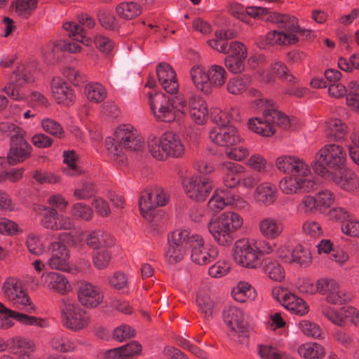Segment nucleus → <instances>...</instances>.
<instances>
[{"label":"nucleus","mask_w":359,"mask_h":359,"mask_svg":"<svg viewBox=\"0 0 359 359\" xmlns=\"http://www.w3.org/2000/svg\"><path fill=\"white\" fill-rule=\"evenodd\" d=\"M279 187L283 194L292 195L314 191L316 183L314 180L288 176L280 180Z\"/></svg>","instance_id":"22"},{"label":"nucleus","mask_w":359,"mask_h":359,"mask_svg":"<svg viewBox=\"0 0 359 359\" xmlns=\"http://www.w3.org/2000/svg\"><path fill=\"white\" fill-rule=\"evenodd\" d=\"M63 28L68 32V36L79 42L88 45L90 41L86 37L83 28L75 22H67L63 24Z\"/></svg>","instance_id":"47"},{"label":"nucleus","mask_w":359,"mask_h":359,"mask_svg":"<svg viewBox=\"0 0 359 359\" xmlns=\"http://www.w3.org/2000/svg\"><path fill=\"white\" fill-rule=\"evenodd\" d=\"M196 303L199 310L204 314L205 318L212 316L214 304L209 297L198 294L196 298Z\"/></svg>","instance_id":"61"},{"label":"nucleus","mask_w":359,"mask_h":359,"mask_svg":"<svg viewBox=\"0 0 359 359\" xmlns=\"http://www.w3.org/2000/svg\"><path fill=\"white\" fill-rule=\"evenodd\" d=\"M135 335V330L130 326L127 325H121L114 329L113 332V338L119 341L123 342Z\"/></svg>","instance_id":"62"},{"label":"nucleus","mask_w":359,"mask_h":359,"mask_svg":"<svg viewBox=\"0 0 359 359\" xmlns=\"http://www.w3.org/2000/svg\"><path fill=\"white\" fill-rule=\"evenodd\" d=\"M316 290L325 295L326 300L332 304H342L351 299L350 296L340 290L337 283L332 279L318 280L316 282Z\"/></svg>","instance_id":"19"},{"label":"nucleus","mask_w":359,"mask_h":359,"mask_svg":"<svg viewBox=\"0 0 359 359\" xmlns=\"http://www.w3.org/2000/svg\"><path fill=\"white\" fill-rule=\"evenodd\" d=\"M299 355L304 359H324L326 351L325 347L317 342H306L298 347Z\"/></svg>","instance_id":"36"},{"label":"nucleus","mask_w":359,"mask_h":359,"mask_svg":"<svg viewBox=\"0 0 359 359\" xmlns=\"http://www.w3.org/2000/svg\"><path fill=\"white\" fill-rule=\"evenodd\" d=\"M245 165L255 172H264L266 170L267 161L262 155L254 154L246 161Z\"/></svg>","instance_id":"56"},{"label":"nucleus","mask_w":359,"mask_h":359,"mask_svg":"<svg viewBox=\"0 0 359 359\" xmlns=\"http://www.w3.org/2000/svg\"><path fill=\"white\" fill-rule=\"evenodd\" d=\"M259 228L261 233L270 239L276 238L283 231V224L273 217L262 219L259 223Z\"/></svg>","instance_id":"34"},{"label":"nucleus","mask_w":359,"mask_h":359,"mask_svg":"<svg viewBox=\"0 0 359 359\" xmlns=\"http://www.w3.org/2000/svg\"><path fill=\"white\" fill-rule=\"evenodd\" d=\"M41 210L43 211L41 219V226L45 229L53 231L58 214L57 210L48 206H42Z\"/></svg>","instance_id":"53"},{"label":"nucleus","mask_w":359,"mask_h":359,"mask_svg":"<svg viewBox=\"0 0 359 359\" xmlns=\"http://www.w3.org/2000/svg\"><path fill=\"white\" fill-rule=\"evenodd\" d=\"M148 147L152 156L158 161H163L168 156L179 158L184 154V146L180 137L173 132H166L159 138H149Z\"/></svg>","instance_id":"6"},{"label":"nucleus","mask_w":359,"mask_h":359,"mask_svg":"<svg viewBox=\"0 0 359 359\" xmlns=\"http://www.w3.org/2000/svg\"><path fill=\"white\" fill-rule=\"evenodd\" d=\"M347 133L346 125L339 118H332L327 122V135L335 141L344 139Z\"/></svg>","instance_id":"41"},{"label":"nucleus","mask_w":359,"mask_h":359,"mask_svg":"<svg viewBox=\"0 0 359 359\" xmlns=\"http://www.w3.org/2000/svg\"><path fill=\"white\" fill-rule=\"evenodd\" d=\"M86 245L93 250L109 248L115 245V238L101 229L90 231L85 239Z\"/></svg>","instance_id":"26"},{"label":"nucleus","mask_w":359,"mask_h":359,"mask_svg":"<svg viewBox=\"0 0 359 359\" xmlns=\"http://www.w3.org/2000/svg\"><path fill=\"white\" fill-rule=\"evenodd\" d=\"M185 252V249L168 244V248L165 252L166 260L170 264L178 263L183 259Z\"/></svg>","instance_id":"60"},{"label":"nucleus","mask_w":359,"mask_h":359,"mask_svg":"<svg viewBox=\"0 0 359 359\" xmlns=\"http://www.w3.org/2000/svg\"><path fill=\"white\" fill-rule=\"evenodd\" d=\"M118 15L125 20H132L139 16L142 11L140 5L133 1L122 2L116 8Z\"/></svg>","instance_id":"40"},{"label":"nucleus","mask_w":359,"mask_h":359,"mask_svg":"<svg viewBox=\"0 0 359 359\" xmlns=\"http://www.w3.org/2000/svg\"><path fill=\"white\" fill-rule=\"evenodd\" d=\"M7 347L19 352L32 353L35 351L36 346L34 342L22 337H13L7 339Z\"/></svg>","instance_id":"44"},{"label":"nucleus","mask_w":359,"mask_h":359,"mask_svg":"<svg viewBox=\"0 0 359 359\" xmlns=\"http://www.w3.org/2000/svg\"><path fill=\"white\" fill-rule=\"evenodd\" d=\"M318 208L316 198L313 196L307 195L303 197L297 205V210L305 214L312 213Z\"/></svg>","instance_id":"59"},{"label":"nucleus","mask_w":359,"mask_h":359,"mask_svg":"<svg viewBox=\"0 0 359 359\" xmlns=\"http://www.w3.org/2000/svg\"><path fill=\"white\" fill-rule=\"evenodd\" d=\"M10 318L15 319L27 326L42 327L45 323V320L41 318L11 310L0 302V329H8L14 325V323Z\"/></svg>","instance_id":"13"},{"label":"nucleus","mask_w":359,"mask_h":359,"mask_svg":"<svg viewBox=\"0 0 359 359\" xmlns=\"http://www.w3.org/2000/svg\"><path fill=\"white\" fill-rule=\"evenodd\" d=\"M50 257L48 261V266L52 269L68 271L71 269L69 265V250L67 246L62 242H53L48 247Z\"/></svg>","instance_id":"20"},{"label":"nucleus","mask_w":359,"mask_h":359,"mask_svg":"<svg viewBox=\"0 0 359 359\" xmlns=\"http://www.w3.org/2000/svg\"><path fill=\"white\" fill-rule=\"evenodd\" d=\"M243 224L238 214L226 211L208 223V229L215 241L220 245L229 246L234 240V235Z\"/></svg>","instance_id":"3"},{"label":"nucleus","mask_w":359,"mask_h":359,"mask_svg":"<svg viewBox=\"0 0 359 359\" xmlns=\"http://www.w3.org/2000/svg\"><path fill=\"white\" fill-rule=\"evenodd\" d=\"M209 137L213 143L226 148L238 144L241 140L238 130L233 126L215 127L210 130Z\"/></svg>","instance_id":"21"},{"label":"nucleus","mask_w":359,"mask_h":359,"mask_svg":"<svg viewBox=\"0 0 359 359\" xmlns=\"http://www.w3.org/2000/svg\"><path fill=\"white\" fill-rule=\"evenodd\" d=\"M243 168L242 165L226 161L222 164V170L224 173L223 182L228 188H233L236 187L241 181V178L238 175V172Z\"/></svg>","instance_id":"32"},{"label":"nucleus","mask_w":359,"mask_h":359,"mask_svg":"<svg viewBox=\"0 0 359 359\" xmlns=\"http://www.w3.org/2000/svg\"><path fill=\"white\" fill-rule=\"evenodd\" d=\"M274 74L283 82L295 86L297 79L292 75L288 68L281 62H275L272 66Z\"/></svg>","instance_id":"52"},{"label":"nucleus","mask_w":359,"mask_h":359,"mask_svg":"<svg viewBox=\"0 0 359 359\" xmlns=\"http://www.w3.org/2000/svg\"><path fill=\"white\" fill-rule=\"evenodd\" d=\"M32 147L26 141L23 135L20 133L14 134L11 137V146L7 155L9 165H15L24 162L30 158Z\"/></svg>","instance_id":"16"},{"label":"nucleus","mask_w":359,"mask_h":359,"mask_svg":"<svg viewBox=\"0 0 359 359\" xmlns=\"http://www.w3.org/2000/svg\"><path fill=\"white\" fill-rule=\"evenodd\" d=\"M42 128L47 133L58 139L65 137V132L62 126L52 118H44L41 121Z\"/></svg>","instance_id":"51"},{"label":"nucleus","mask_w":359,"mask_h":359,"mask_svg":"<svg viewBox=\"0 0 359 359\" xmlns=\"http://www.w3.org/2000/svg\"><path fill=\"white\" fill-rule=\"evenodd\" d=\"M233 250V258L237 264L248 269H257L261 266L256 251L248 241H236Z\"/></svg>","instance_id":"15"},{"label":"nucleus","mask_w":359,"mask_h":359,"mask_svg":"<svg viewBox=\"0 0 359 359\" xmlns=\"http://www.w3.org/2000/svg\"><path fill=\"white\" fill-rule=\"evenodd\" d=\"M62 322L65 327L77 332L86 328L90 323V316L74 300L64 297L60 306Z\"/></svg>","instance_id":"8"},{"label":"nucleus","mask_w":359,"mask_h":359,"mask_svg":"<svg viewBox=\"0 0 359 359\" xmlns=\"http://www.w3.org/2000/svg\"><path fill=\"white\" fill-rule=\"evenodd\" d=\"M231 294L236 302L245 303L253 301L257 297V292L248 282L240 281L233 288Z\"/></svg>","instance_id":"33"},{"label":"nucleus","mask_w":359,"mask_h":359,"mask_svg":"<svg viewBox=\"0 0 359 359\" xmlns=\"http://www.w3.org/2000/svg\"><path fill=\"white\" fill-rule=\"evenodd\" d=\"M156 74L159 83L167 93L175 94L178 91L179 83L176 74L169 64L159 63L156 67Z\"/></svg>","instance_id":"24"},{"label":"nucleus","mask_w":359,"mask_h":359,"mask_svg":"<svg viewBox=\"0 0 359 359\" xmlns=\"http://www.w3.org/2000/svg\"><path fill=\"white\" fill-rule=\"evenodd\" d=\"M241 56L227 55L224 60L226 69L233 74H240L245 70V60Z\"/></svg>","instance_id":"54"},{"label":"nucleus","mask_w":359,"mask_h":359,"mask_svg":"<svg viewBox=\"0 0 359 359\" xmlns=\"http://www.w3.org/2000/svg\"><path fill=\"white\" fill-rule=\"evenodd\" d=\"M341 176L332 174L331 179L341 189L349 192H353L359 188V179L352 171L341 170L339 172Z\"/></svg>","instance_id":"30"},{"label":"nucleus","mask_w":359,"mask_h":359,"mask_svg":"<svg viewBox=\"0 0 359 359\" xmlns=\"http://www.w3.org/2000/svg\"><path fill=\"white\" fill-rule=\"evenodd\" d=\"M88 99L95 103L102 102L107 97L105 88L99 83H90L85 88Z\"/></svg>","instance_id":"46"},{"label":"nucleus","mask_w":359,"mask_h":359,"mask_svg":"<svg viewBox=\"0 0 359 359\" xmlns=\"http://www.w3.org/2000/svg\"><path fill=\"white\" fill-rule=\"evenodd\" d=\"M266 20L279 25L281 29L267 34L266 39L271 44L293 45L299 41V36H307L310 34L309 30L299 27L298 20L294 16L273 13Z\"/></svg>","instance_id":"1"},{"label":"nucleus","mask_w":359,"mask_h":359,"mask_svg":"<svg viewBox=\"0 0 359 359\" xmlns=\"http://www.w3.org/2000/svg\"><path fill=\"white\" fill-rule=\"evenodd\" d=\"M346 152L344 147L337 144L323 146L315 155L312 168L315 172L323 177L332 176L329 170L341 172L345 168Z\"/></svg>","instance_id":"2"},{"label":"nucleus","mask_w":359,"mask_h":359,"mask_svg":"<svg viewBox=\"0 0 359 359\" xmlns=\"http://www.w3.org/2000/svg\"><path fill=\"white\" fill-rule=\"evenodd\" d=\"M50 344L53 349L61 353L74 351L77 347L76 341L65 334H56L51 339Z\"/></svg>","instance_id":"39"},{"label":"nucleus","mask_w":359,"mask_h":359,"mask_svg":"<svg viewBox=\"0 0 359 359\" xmlns=\"http://www.w3.org/2000/svg\"><path fill=\"white\" fill-rule=\"evenodd\" d=\"M105 147L109 153L114 157V160L118 163L124 162V155L122 151V145L116 142L114 138L107 137L105 140Z\"/></svg>","instance_id":"57"},{"label":"nucleus","mask_w":359,"mask_h":359,"mask_svg":"<svg viewBox=\"0 0 359 359\" xmlns=\"http://www.w3.org/2000/svg\"><path fill=\"white\" fill-rule=\"evenodd\" d=\"M38 0H14L12 6L15 13L23 18H28L36 10Z\"/></svg>","instance_id":"45"},{"label":"nucleus","mask_w":359,"mask_h":359,"mask_svg":"<svg viewBox=\"0 0 359 359\" xmlns=\"http://www.w3.org/2000/svg\"><path fill=\"white\" fill-rule=\"evenodd\" d=\"M252 77L249 74H241L231 78L226 83V90L229 93L238 95L245 93L250 86Z\"/></svg>","instance_id":"35"},{"label":"nucleus","mask_w":359,"mask_h":359,"mask_svg":"<svg viewBox=\"0 0 359 359\" xmlns=\"http://www.w3.org/2000/svg\"><path fill=\"white\" fill-rule=\"evenodd\" d=\"M151 110L155 118L162 122L170 123L175 121V110L172 106L170 97L161 92L149 95Z\"/></svg>","instance_id":"11"},{"label":"nucleus","mask_w":359,"mask_h":359,"mask_svg":"<svg viewBox=\"0 0 359 359\" xmlns=\"http://www.w3.org/2000/svg\"><path fill=\"white\" fill-rule=\"evenodd\" d=\"M76 294L79 302L88 309L97 307L104 299V294L100 287L86 280L78 283Z\"/></svg>","instance_id":"14"},{"label":"nucleus","mask_w":359,"mask_h":359,"mask_svg":"<svg viewBox=\"0 0 359 359\" xmlns=\"http://www.w3.org/2000/svg\"><path fill=\"white\" fill-rule=\"evenodd\" d=\"M114 136L116 142L127 150L139 151L144 148V142L142 136L130 125L118 127L114 133Z\"/></svg>","instance_id":"17"},{"label":"nucleus","mask_w":359,"mask_h":359,"mask_svg":"<svg viewBox=\"0 0 359 359\" xmlns=\"http://www.w3.org/2000/svg\"><path fill=\"white\" fill-rule=\"evenodd\" d=\"M2 290L4 297L16 309L29 314L36 313V306L23 288L20 280L15 277L8 278L4 283Z\"/></svg>","instance_id":"7"},{"label":"nucleus","mask_w":359,"mask_h":359,"mask_svg":"<svg viewBox=\"0 0 359 359\" xmlns=\"http://www.w3.org/2000/svg\"><path fill=\"white\" fill-rule=\"evenodd\" d=\"M282 304L288 310L299 316H304L309 312V306L303 299L294 294L283 291Z\"/></svg>","instance_id":"29"},{"label":"nucleus","mask_w":359,"mask_h":359,"mask_svg":"<svg viewBox=\"0 0 359 359\" xmlns=\"http://www.w3.org/2000/svg\"><path fill=\"white\" fill-rule=\"evenodd\" d=\"M71 215L77 220L89 222L93 219L94 213L89 205L79 202L72 205Z\"/></svg>","instance_id":"49"},{"label":"nucleus","mask_w":359,"mask_h":359,"mask_svg":"<svg viewBox=\"0 0 359 359\" xmlns=\"http://www.w3.org/2000/svg\"><path fill=\"white\" fill-rule=\"evenodd\" d=\"M196 234H190V232L187 230L177 229L174 231L171 236L168 238V244L175 245V247H180L187 250V248H191L194 242V237Z\"/></svg>","instance_id":"38"},{"label":"nucleus","mask_w":359,"mask_h":359,"mask_svg":"<svg viewBox=\"0 0 359 359\" xmlns=\"http://www.w3.org/2000/svg\"><path fill=\"white\" fill-rule=\"evenodd\" d=\"M341 231L344 233L350 236H359V221L353 215H351L348 219L341 224Z\"/></svg>","instance_id":"64"},{"label":"nucleus","mask_w":359,"mask_h":359,"mask_svg":"<svg viewBox=\"0 0 359 359\" xmlns=\"http://www.w3.org/2000/svg\"><path fill=\"white\" fill-rule=\"evenodd\" d=\"M223 318L227 326L239 337H248V327L243 311L236 306H229L223 311Z\"/></svg>","instance_id":"23"},{"label":"nucleus","mask_w":359,"mask_h":359,"mask_svg":"<svg viewBox=\"0 0 359 359\" xmlns=\"http://www.w3.org/2000/svg\"><path fill=\"white\" fill-rule=\"evenodd\" d=\"M301 331L307 337L315 339H325V334L320 327L310 320H302L299 323Z\"/></svg>","instance_id":"50"},{"label":"nucleus","mask_w":359,"mask_h":359,"mask_svg":"<svg viewBox=\"0 0 359 359\" xmlns=\"http://www.w3.org/2000/svg\"><path fill=\"white\" fill-rule=\"evenodd\" d=\"M190 76L198 90L205 95H210L214 88L224 85L227 74L220 65H211L207 71L202 66L195 65L190 70Z\"/></svg>","instance_id":"4"},{"label":"nucleus","mask_w":359,"mask_h":359,"mask_svg":"<svg viewBox=\"0 0 359 359\" xmlns=\"http://www.w3.org/2000/svg\"><path fill=\"white\" fill-rule=\"evenodd\" d=\"M190 116L198 125L203 124L207 119L208 110L206 102L198 95L192 96L189 100Z\"/></svg>","instance_id":"28"},{"label":"nucleus","mask_w":359,"mask_h":359,"mask_svg":"<svg viewBox=\"0 0 359 359\" xmlns=\"http://www.w3.org/2000/svg\"><path fill=\"white\" fill-rule=\"evenodd\" d=\"M230 198V193L225 190L217 189L208 201L209 208L214 212H219L226 205H231L233 200Z\"/></svg>","instance_id":"37"},{"label":"nucleus","mask_w":359,"mask_h":359,"mask_svg":"<svg viewBox=\"0 0 359 359\" xmlns=\"http://www.w3.org/2000/svg\"><path fill=\"white\" fill-rule=\"evenodd\" d=\"M312 263V255L310 250L302 245H297L292 250L291 263L301 267H307Z\"/></svg>","instance_id":"43"},{"label":"nucleus","mask_w":359,"mask_h":359,"mask_svg":"<svg viewBox=\"0 0 359 359\" xmlns=\"http://www.w3.org/2000/svg\"><path fill=\"white\" fill-rule=\"evenodd\" d=\"M96 192L95 186L90 180L83 182L81 187L76 188L74 191V196L78 200L88 199L95 195Z\"/></svg>","instance_id":"55"},{"label":"nucleus","mask_w":359,"mask_h":359,"mask_svg":"<svg viewBox=\"0 0 359 359\" xmlns=\"http://www.w3.org/2000/svg\"><path fill=\"white\" fill-rule=\"evenodd\" d=\"M255 198L260 203L269 205L277 198V189L275 184L269 182L260 184L254 193Z\"/></svg>","instance_id":"31"},{"label":"nucleus","mask_w":359,"mask_h":359,"mask_svg":"<svg viewBox=\"0 0 359 359\" xmlns=\"http://www.w3.org/2000/svg\"><path fill=\"white\" fill-rule=\"evenodd\" d=\"M51 92L57 104L68 106L74 101L73 89L60 78H55L52 80Z\"/></svg>","instance_id":"25"},{"label":"nucleus","mask_w":359,"mask_h":359,"mask_svg":"<svg viewBox=\"0 0 359 359\" xmlns=\"http://www.w3.org/2000/svg\"><path fill=\"white\" fill-rule=\"evenodd\" d=\"M225 154L229 159H232L237 161H242L249 155L248 149L243 146L239 145L230 147L225 149Z\"/></svg>","instance_id":"58"},{"label":"nucleus","mask_w":359,"mask_h":359,"mask_svg":"<svg viewBox=\"0 0 359 359\" xmlns=\"http://www.w3.org/2000/svg\"><path fill=\"white\" fill-rule=\"evenodd\" d=\"M263 271L269 277L276 281H281L285 277V271L281 265L275 259L265 258L262 263Z\"/></svg>","instance_id":"42"},{"label":"nucleus","mask_w":359,"mask_h":359,"mask_svg":"<svg viewBox=\"0 0 359 359\" xmlns=\"http://www.w3.org/2000/svg\"><path fill=\"white\" fill-rule=\"evenodd\" d=\"M169 198L165 191L161 187L147 189L141 192L139 206L142 216L151 222L157 220L152 211L158 207L165 205Z\"/></svg>","instance_id":"9"},{"label":"nucleus","mask_w":359,"mask_h":359,"mask_svg":"<svg viewBox=\"0 0 359 359\" xmlns=\"http://www.w3.org/2000/svg\"><path fill=\"white\" fill-rule=\"evenodd\" d=\"M64 163L67 167L64 172L67 175L77 176L81 173V170L77 166L78 157L74 150L63 152Z\"/></svg>","instance_id":"48"},{"label":"nucleus","mask_w":359,"mask_h":359,"mask_svg":"<svg viewBox=\"0 0 359 359\" xmlns=\"http://www.w3.org/2000/svg\"><path fill=\"white\" fill-rule=\"evenodd\" d=\"M276 165L279 170L291 177L314 180L309 165L297 156H281L276 159Z\"/></svg>","instance_id":"10"},{"label":"nucleus","mask_w":359,"mask_h":359,"mask_svg":"<svg viewBox=\"0 0 359 359\" xmlns=\"http://www.w3.org/2000/svg\"><path fill=\"white\" fill-rule=\"evenodd\" d=\"M184 191L189 198L196 201H204L212 189L210 178L200 175L186 177L183 181Z\"/></svg>","instance_id":"12"},{"label":"nucleus","mask_w":359,"mask_h":359,"mask_svg":"<svg viewBox=\"0 0 359 359\" xmlns=\"http://www.w3.org/2000/svg\"><path fill=\"white\" fill-rule=\"evenodd\" d=\"M194 242L191 247V259L192 262L198 265H206L215 260L218 257V250L216 248L205 245L204 240L200 235L194 237Z\"/></svg>","instance_id":"18"},{"label":"nucleus","mask_w":359,"mask_h":359,"mask_svg":"<svg viewBox=\"0 0 359 359\" xmlns=\"http://www.w3.org/2000/svg\"><path fill=\"white\" fill-rule=\"evenodd\" d=\"M96 48L102 53L109 54L114 48V41L107 36L97 35L94 39Z\"/></svg>","instance_id":"63"},{"label":"nucleus","mask_w":359,"mask_h":359,"mask_svg":"<svg viewBox=\"0 0 359 359\" xmlns=\"http://www.w3.org/2000/svg\"><path fill=\"white\" fill-rule=\"evenodd\" d=\"M44 282L47 287L62 295L67 294L72 290V287L65 276L56 273L50 272L43 275Z\"/></svg>","instance_id":"27"},{"label":"nucleus","mask_w":359,"mask_h":359,"mask_svg":"<svg viewBox=\"0 0 359 359\" xmlns=\"http://www.w3.org/2000/svg\"><path fill=\"white\" fill-rule=\"evenodd\" d=\"M265 102L269 106V108L263 111L262 118L250 119L248 121V128L264 137L273 135L276 132L275 126L283 129L288 128L290 126V121L288 116L269 104L270 102L269 100H266Z\"/></svg>","instance_id":"5"}]
</instances>
